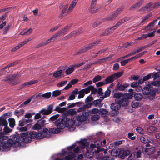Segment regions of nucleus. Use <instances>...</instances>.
<instances>
[{"instance_id": "obj_1", "label": "nucleus", "mask_w": 160, "mask_h": 160, "mask_svg": "<svg viewBox=\"0 0 160 160\" xmlns=\"http://www.w3.org/2000/svg\"><path fill=\"white\" fill-rule=\"evenodd\" d=\"M26 132H23L21 135H18L16 140H15L16 137V135L10 136V138L8 139L6 142L4 141L5 143L4 150L5 151H8L10 147H17L20 146L21 143L23 142H25V143L28 142V139L26 138Z\"/></svg>"}, {"instance_id": "obj_2", "label": "nucleus", "mask_w": 160, "mask_h": 160, "mask_svg": "<svg viewBox=\"0 0 160 160\" xmlns=\"http://www.w3.org/2000/svg\"><path fill=\"white\" fill-rule=\"evenodd\" d=\"M48 129L46 128H42L41 130V132H37L34 131L30 132L28 134V132H26V139H28V142H31L32 139L37 138L38 139H41L45 138V137H48L49 136V134L47 135L45 133L47 132Z\"/></svg>"}, {"instance_id": "obj_3", "label": "nucleus", "mask_w": 160, "mask_h": 160, "mask_svg": "<svg viewBox=\"0 0 160 160\" xmlns=\"http://www.w3.org/2000/svg\"><path fill=\"white\" fill-rule=\"evenodd\" d=\"M145 84L147 87L144 88L142 91L143 93L145 95H148L154 96L155 95L154 90H151L150 88H152L153 86L160 87V81H155L152 82L148 81L145 82Z\"/></svg>"}, {"instance_id": "obj_4", "label": "nucleus", "mask_w": 160, "mask_h": 160, "mask_svg": "<svg viewBox=\"0 0 160 160\" xmlns=\"http://www.w3.org/2000/svg\"><path fill=\"white\" fill-rule=\"evenodd\" d=\"M17 75L15 74L6 76L3 81L11 85H15L20 82V80L17 78Z\"/></svg>"}, {"instance_id": "obj_5", "label": "nucleus", "mask_w": 160, "mask_h": 160, "mask_svg": "<svg viewBox=\"0 0 160 160\" xmlns=\"http://www.w3.org/2000/svg\"><path fill=\"white\" fill-rule=\"evenodd\" d=\"M62 115L64 120L66 127L70 128L72 127L75 124V117L73 116L68 115L66 117Z\"/></svg>"}, {"instance_id": "obj_6", "label": "nucleus", "mask_w": 160, "mask_h": 160, "mask_svg": "<svg viewBox=\"0 0 160 160\" xmlns=\"http://www.w3.org/2000/svg\"><path fill=\"white\" fill-rule=\"evenodd\" d=\"M113 97L115 98V101L116 102H119L121 103L122 105L124 106H127V101H124L123 94L122 92H118L114 94Z\"/></svg>"}, {"instance_id": "obj_7", "label": "nucleus", "mask_w": 160, "mask_h": 160, "mask_svg": "<svg viewBox=\"0 0 160 160\" xmlns=\"http://www.w3.org/2000/svg\"><path fill=\"white\" fill-rule=\"evenodd\" d=\"M122 152H123V153L124 155L123 157H124L126 156L128 154H129V152L128 151H120V150L117 148H113L111 152V154L112 156H117L121 153H122Z\"/></svg>"}, {"instance_id": "obj_8", "label": "nucleus", "mask_w": 160, "mask_h": 160, "mask_svg": "<svg viewBox=\"0 0 160 160\" xmlns=\"http://www.w3.org/2000/svg\"><path fill=\"white\" fill-rule=\"evenodd\" d=\"M123 9L122 7H121L115 11L111 15L107 18V20H113L115 19L117 16L121 13Z\"/></svg>"}, {"instance_id": "obj_9", "label": "nucleus", "mask_w": 160, "mask_h": 160, "mask_svg": "<svg viewBox=\"0 0 160 160\" xmlns=\"http://www.w3.org/2000/svg\"><path fill=\"white\" fill-rule=\"evenodd\" d=\"M55 124L57 128L60 130L66 127L64 118L58 119L55 122Z\"/></svg>"}, {"instance_id": "obj_10", "label": "nucleus", "mask_w": 160, "mask_h": 160, "mask_svg": "<svg viewBox=\"0 0 160 160\" xmlns=\"http://www.w3.org/2000/svg\"><path fill=\"white\" fill-rule=\"evenodd\" d=\"M84 63L82 62L80 63L73 65L70 66L65 71L67 75H69L74 70V69L77 67H78L82 65Z\"/></svg>"}, {"instance_id": "obj_11", "label": "nucleus", "mask_w": 160, "mask_h": 160, "mask_svg": "<svg viewBox=\"0 0 160 160\" xmlns=\"http://www.w3.org/2000/svg\"><path fill=\"white\" fill-rule=\"evenodd\" d=\"M88 113L87 111V112H83L82 115L76 116L75 119L79 122H82L86 121L88 118Z\"/></svg>"}, {"instance_id": "obj_12", "label": "nucleus", "mask_w": 160, "mask_h": 160, "mask_svg": "<svg viewBox=\"0 0 160 160\" xmlns=\"http://www.w3.org/2000/svg\"><path fill=\"white\" fill-rule=\"evenodd\" d=\"M102 7L100 5H97L96 3L91 2L90 7L89 9V12L91 13H94L101 8Z\"/></svg>"}, {"instance_id": "obj_13", "label": "nucleus", "mask_w": 160, "mask_h": 160, "mask_svg": "<svg viewBox=\"0 0 160 160\" xmlns=\"http://www.w3.org/2000/svg\"><path fill=\"white\" fill-rule=\"evenodd\" d=\"M155 151L154 147L149 148H145L143 150V152L146 155H151L153 154Z\"/></svg>"}, {"instance_id": "obj_14", "label": "nucleus", "mask_w": 160, "mask_h": 160, "mask_svg": "<svg viewBox=\"0 0 160 160\" xmlns=\"http://www.w3.org/2000/svg\"><path fill=\"white\" fill-rule=\"evenodd\" d=\"M72 26V24H68L65 26L62 30L59 31L58 32L60 33H59L61 36L64 35L68 32L69 30Z\"/></svg>"}, {"instance_id": "obj_15", "label": "nucleus", "mask_w": 160, "mask_h": 160, "mask_svg": "<svg viewBox=\"0 0 160 160\" xmlns=\"http://www.w3.org/2000/svg\"><path fill=\"white\" fill-rule=\"evenodd\" d=\"M8 138V137L7 136H4L2 133H0V150L2 149L3 151L4 150V140H6Z\"/></svg>"}, {"instance_id": "obj_16", "label": "nucleus", "mask_w": 160, "mask_h": 160, "mask_svg": "<svg viewBox=\"0 0 160 160\" xmlns=\"http://www.w3.org/2000/svg\"><path fill=\"white\" fill-rule=\"evenodd\" d=\"M59 33H60L58 32H57L52 36L49 38L46 41L47 43H49L51 42H54L57 39L58 37L61 36Z\"/></svg>"}, {"instance_id": "obj_17", "label": "nucleus", "mask_w": 160, "mask_h": 160, "mask_svg": "<svg viewBox=\"0 0 160 160\" xmlns=\"http://www.w3.org/2000/svg\"><path fill=\"white\" fill-rule=\"evenodd\" d=\"M99 41H95L90 43L84 48L82 50V52H84L89 49L93 48L95 46L98 45Z\"/></svg>"}, {"instance_id": "obj_18", "label": "nucleus", "mask_w": 160, "mask_h": 160, "mask_svg": "<svg viewBox=\"0 0 160 160\" xmlns=\"http://www.w3.org/2000/svg\"><path fill=\"white\" fill-rule=\"evenodd\" d=\"M60 132V130L59 129H58L57 128H52L49 129V130L48 131V130L47 132H46L45 133V134H46V135L48 134H49V136L48 137H45V138H48L49 137H50L51 136V133H58L59 132Z\"/></svg>"}, {"instance_id": "obj_19", "label": "nucleus", "mask_w": 160, "mask_h": 160, "mask_svg": "<svg viewBox=\"0 0 160 160\" xmlns=\"http://www.w3.org/2000/svg\"><path fill=\"white\" fill-rule=\"evenodd\" d=\"M135 93V92H128L123 94V101L125 100V101H127L128 102H127V105H128L129 102L128 99L132 98L133 95H134Z\"/></svg>"}, {"instance_id": "obj_20", "label": "nucleus", "mask_w": 160, "mask_h": 160, "mask_svg": "<svg viewBox=\"0 0 160 160\" xmlns=\"http://www.w3.org/2000/svg\"><path fill=\"white\" fill-rule=\"evenodd\" d=\"M77 36V32L75 31H73L71 32L69 34L64 37L62 38V40L65 41L68 39L71 38L73 37H74Z\"/></svg>"}, {"instance_id": "obj_21", "label": "nucleus", "mask_w": 160, "mask_h": 160, "mask_svg": "<svg viewBox=\"0 0 160 160\" xmlns=\"http://www.w3.org/2000/svg\"><path fill=\"white\" fill-rule=\"evenodd\" d=\"M121 105H122V104L121 103H120V102H116L112 104L110 108L111 109L113 110H118L120 108Z\"/></svg>"}, {"instance_id": "obj_22", "label": "nucleus", "mask_w": 160, "mask_h": 160, "mask_svg": "<svg viewBox=\"0 0 160 160\" xmlns=\"http://www.w3.org/2000/svg\"><path fill=\"white\" fill-rule=\"evenodd\" d=\"M78 2L77 0H73L70 4L67 11V13H69L74 9Z\"/></svg>"}, {"instance_id": "obj_23", "label": "nucleus", "mask_w": 160, "mask_h": 160, "mask_svg": "<svg viewBox=\"0 0 160 160\" xmlns=\"http://www.w3.org/2000/svg\"><path fill=\"white\" fill-rule=\"evenodd\" d=\"M17 62H11L8 65L5 66L4 68L2 69L0 72H1L4 73L5 72H8L9 70L8 68L10 67L13 66L15 65L16 64Z\"/></svg>"}, {"instance_id": "obj_24", "label": "nucleus", "mask_w": 160, "mask_h": 160, "mask_svg": "<svg viewBox=\"0 0 160 160\" xmlns=\"http://www.w3.org/2000/svg\"><path fill=\"white\" fill-rule=\"evenodd\" d=\"M143 148L141 146H138L136 147L134 150V152L136 154L137 158H140L141 157V151L142 150Z\"/></svg>"}, {"instance_id": "obj_25", "label": "nucleus", "mask_w": 160, "mask_h": 160, "mask_svg": "<svg viewBox=\"0 0 160 160\" xmlns=\"http://www.w3.org/2000/svg\"><path fill=\"white\" fill-rule=\"evenodd\" d=\"M38 82L37 80H32L29 82H26L22 85V88L29 87L33 84L37 83Z\"/></svg>"}, {"instance_id": "obj_26", "label": "nucleus", "mask_w": 160, "mask_h": 160, "mask_svg": "<svg viewBox=\"0 0 160 160\" xmlns=\"http://www.w3.org/2000/svg\"><path fill=\"white\" fill-rule=\"evenodd\" d=\"M76 156L74 153L72 152H68V155L65 158V160H73L75 159Z\"/></svg>"}, {"instance_id": "obj_27", "label": "nucleus", "mask_w": 160, "mask_h": 160, "mask_svg": "<svg viewBox=\"0 0 160 160\" xmlns=\"http://www.w3.org/2000/svg\"><path fill=\"white\" fill-rule=\"evenodd\" d=\"M77 142L79 143V147L82 149L84 148L87 144V141L85 139L81 140Z\"/></svg>"}, {"instance_id": "obj_28", "label": "nucleus", "mask_w": 160, "mask_h": 160, "mask_svg": "<svg viewBox=\"0 0 160 160\" xmlns=\"http://www.w3.org/2000/svg\"><path fill=\"white\" fill-rule=\"evenodd\" d=\"M91 103H88L87 104L83 106L77 110V112H79L84 111L86 109L88 108L91 107Z\"/></svg>"}, {"instance_id": "obj_29", "label": "nucleus", "mask_w": 160, "mask_h": 160, "mask_svg": "<svg viewBox=\"0 0 160 160\" xmlns=\"http://www.w3.org/2000/svg\"><path fill=\"white\" fill-rule=\"evenodd\" d=\"M101 100L100 99H98L93 101L91 103L94 105L95 107L98 106V107H101L102 105V104L101 103Z\"/></svg>"}, {"instance_id": "obj_30", "label": "nucleus", "mask_w": 160, "mask_h": 160, "mask_svg": "<svg viewBox=\"0 0 160 160\" xmlns=\"http://www.w3.org/2000/svg\"><path fill=\"white\" fill-rule=\"evenodd\" d=\"M129 86V84L127 83H124L122 84L119 85H118L117 87L118 88V89L120 91H122L125 89V88H127Z\"/></svg>"}, {"instance_id": "obj_31", "label": "nucleus", "mask_w": 160, "mask_h": 160, "mask_svg": "<svg viewBox=\"0 0 160 160\" xmlns=\"http://www.w3.org/2000/svg\"><path fill=\"white\" fill-rule=\"evenodd\" d=\"M127 18H125L120 20L115 25V26L117 28L118 26L121 25L122 23L127 21L128 20Z\"/></svg>"}, {"instance_id": "obj_32", "label": "nucleus", "mask_w": 160, "mask_h": 160, "mask_svg": "<svg viewBox=\"0 0 160 160\" xmlns=\"http://www.w3.org/2000/svg\"><path fill=\"white\" fill-rule=\"evenodd\" d=\"M147 131L148 133H152L155 132L157 131V129L154 126H150L148 128Z\"/></svg>"}, {"instance_id": "obj_33", "label": "nucleus", "mask_w": 160, "mask_h": 160, "mask_svg": "<svg viewBox=\"0 0 160 160\" xmlns=\"http://www.w3.org/2000/svg\"><path fill=\"white\" fill-rule=\"evenodd\" d=\"M94 87L93 86H90L86 88L82 89L84 94H88L89 92L91 90L93 89Z\"/></svg>"}, {"instance_id": "obj_34", "label": "nucleus", "mask_w": 160, "mask_h": 160, "mask_svg": "<svg viewBox=\"0 0 160 160\" xmlns=\"http://www.w3.org/2000/svg\"><path fill=\"white\" fill-rule=\"evenodd\" d=\"M115 78L113 75H112L109 77H107L105 79V81L107 83H109L112 82Z\"/></svg>"}, {"instance_id": "obj_35", "label": "nucleus", "mask_w": 160, "mask_h": 160, "mask_svg": "<svg viewBox=\"0 0 160 160\" xmlns=\"http://www.w3.org/2000/svg\"><path fill=\"white\" fill-rule=\"evenodd\" d=\"M62 72V70L56 71L53 73V76L55 78H58L61 76Z\"/></svg>"}, {"instance_id": "obj_36", "label": "nucleus", "mask_w": 160, "mask_h": 160, "mask_svg": "<svg viewBox=\"0 0 160 160\" xmlns=\"http://www.w3.org/2000/svg\"><path fill=\"white\" fill-rule=\"evenodd\" d=\"M111 57L112 56L110 55L109 57L99 59L97 62V63H102L106 61L110 60L111 59Z\"/></svg>"}, {"instance_id": "obj_37", "label": "nucleus", "mask_w": 160, "mask_h": 160, "mask_svg": "<svg viewBox=\"0 0 160 160\" xmlns=\"http://www.w3.org/2000/svg\"><path fill=\"white\" fill-rule=\"evenodd\" d=\"M12 131V129H10L8 126L4 127L3 128V133H2L4 136V134H7L8 133L11 132Z\"/></svg>"}, {"instance_id": "obj_38", "label": "nucleus", "mask_w": 160, "mask_h": 160, "mask_svg": "<svg viewBox=\"0 0 160 160\" xmlns=\"http://www.w3.org/2000/svg\"><path fill=\"white\" fill-rule=\"evenodd\" d=\"M134 94V98L137 101H140L142 98L143 96L141 94L135 93Z\"/></svg>"}, {"instance_id": "obj_39", "label": "nucleus", "mask_w": 160, "mask_h": 160, "mask_svg": "<svg viewBox=\"0 0 160 160\" xmlns=\"http://www.w3.org/2000/svg\"><path fill=\"white\" fill-rule=\"evenodd\" d=\"M9 126L12 128L14 127L15 125V121L13 118H10L8 119Z\"/></svg>"}, {"instance_id": "obj_40", "label": "nucleus", "mask_w": 160, "mask_h": 160, "mask_svg": "<svg viewBox=\"0 0 160 160\" xmlns=\"http://www.w3.org/2000/svg\"><path fill=\"white\" fill-rule=\"evenodd\" d=\"M42 127V126L40 125L39 123H36L33 125L32 127V129L34 130H38L40 129Z\"/></svg>"}, {"instance_id": "obj_41", "label": "nucleus", "mask_w": 160, "mask_h": 160, "mask_svg": "<svg viewBox=\"0 0 160 160\" xmlns=\"http://www.w3.org/2000/svg\"><path fill=\"white\" fill-rule=\"evenodd\" d=\"M144 0H139L137 3L135 4L134 5L132 6L131 7L132 9H133L134 8H137L140 6L142 2L144 1Z\"/></svg>"}, {"instance_id": "obj_42", "label": "nucleus", "mask_w": 160, "mask_h": 160, "mask_svg": "<svg viewBox=\"0 0 160 160\" xmlns=\"http://www.w3.org/2000/svg\"><path fill=\"white\" fill-rule=\"evenodd\" d=\"M123 140L118 141L110 144V146L109 147H113L115 146H118L119 145L122 144V143Z\"/></svg>"}, {"instance_id": "obj_43", "label": "nucleus", "mask_w": 160, "mask_h": 160, "mask_svg": "<svg viewBox=\"0 0 160 160\" xmlns=\"http://www.w3.org/2000/svg\"><path fill=\"white\" fill-rule=\"evenodd\" d=\"M65 110L66 108H61L59 106H57L54 109L55 111H58L60 113L62 112Z\"/></svg>"}, {"instance_id": "obj_44", "label": "nucleus", "mask_w": 160, "mask_h": 160, "mask_svg": "<svg viewBox=\"0 0 160 160\" xmlns=\"http://www.w3.org/2000/svg\"><path fill=\"white\" fill-rule=\"evenodd\" d=\"M0 121L1 122V124L4 127L8 126V123L6 119L2 118L0 119Z\"/></svg>"}, {"instance_id": "obj_45", "label": "nucleus", "mask_w": 160, "mask_h": 160, "mask_svg": "<svg viewBox=\"0 0 160 160\" xmlns=\"http://www.w3.org/2000/svg\"><path fill=\"white\" fill-rule=\"evenodd\" d=\"M100 118V116L98 114H94L92 115L91 117V119L93 121H97Z\"/></svg>"}, {"instance_id": "obj_46", "label": "nucleus", "mask_w": 160, "mask_h": 160, "mask_svg": "<svg viewBox=\"0 0 160 160\" xmlns=\"http://www.w3.org/2000/svg\"><path fill=\"white\" fill-rule=\"evenodd\" d=\"M39 112L40 113H41V114L44 115H47L50 114L48 112L47 109L44 108H43Z\"/></svg>"}, {"instance_id": "obj_47", "label": "nucleus", "mask_w": 160, "mask_h": 160, "mask_svg": "<svg viewBox=\"0 0 160 160\" xmlns=\"http://www.w3.org/2000/svg\"><path fill=\"white\" fill-rule=\"evenodd\" d=\"M137 132L140 134H143L144 133V131L143 129L140 127L137 128L136 129Z\"/></svg>"}, {"instance_id": "obj_48", "label": "nucleus", "mask_w": 160, "mask_h": 160, "mask_svg": "<svg viewBox=\"0 0 160 160\" xmlns=\"http://www.w3.org/2000/svg\"><path fill=\"white\" fill-rule=\"evenodd\" d=\"M108 111L104 108H100L99 109V114L101 115L105 114L108 113Z\"/></svg>"}, {"instance_id": "obj_49", "label": "nucleus", "mask_w": 160, "mask_h": 160, "mask_svg": "<svg viewBox=\"0 0 160 160\" xmlns=\"http://www.w3.org/2000/svg\"><path fill=\"white\" fill-rule=\"evenodd\" d=\"M102 78L99 75H97L95 76L93 79V82H96L101 80Z\"/></svg>"}, {"instance_id": "obj_50", "label": "nucleus", "mask_w": 160, "mask_h": 160, "mask_svg": "<svg viewBox=\"0 0 160 160\" xmlns=\"http://www.w3.org/2000/svg\"><path fill=\"white\" fill-rule=\"evenodd\" d=\"M28 122V120L25 119L20 120L19 121V125L20 126H23Z\"/></svg>"}, {"instance_id": "obj_51", "label": "nucleus", "mask_w": 160, "mask_h": 160, "mask_svg": "<svg viewBox=\"0 0 160 160\" xmlns=\"http://www.w3.org/2000/svg\"><path fill=\"white\" fill-rule=\"evenodd\" d=\"M51 92H48L41 95V96L42 97L47 98H49L51 97Z\"/></svg>"}, {"instance_id": "obj_52", "label": "nucleus", "mask_w": 160, "mask_h": 160, "mask_svg": "<svg viewBox=\"0 0 160 160\" xmlns=\"http://www.w3.org/2000/svg\"><path fill=\"white\" fill-rule=\"evenodd\" d=\"M136 42H128L127 43L124 44L123 45V47H124L125 48H127L129 47V46L131 45L132 46Z\"/></svg>"}, {"instance_id": "obj_53", "label": "nucleus", "mask_w": 160, "mask_h": 160, "mask_svg": "<svg viewBox=\"0 0 160 160\" xmlns=\"http://www.w3.org/2000/svg\"><path fill=\"white\" fill-rule=\"evenodd\" d=\"M151 16V15L150 14L146 16L142 19V20L141 23H143L144 22H145Z\"/></svg>"}, {"instance_id": "obj_54", "label": "nucleus", "mask_w": 160, "mask_h": 160, "mask_svg": "<svg viewBox=\"0 0 160 160\" xmlns=\"http://www.w3.org/2000/svg\"><path fill=\"white\" fill-rule=\"evenodd\" d=\"M61 93V91L56 90L52 92V96L54 97H57L59 96Z\"/></svg>"}, {"instance_id": "obj_55", "label": "nucleus", "mask_w": 160, "mask_h": 160, "mask_svg": "<svg viewBox=\"0 0 160 160\" xmlns=\"http://www.w3.org/2000/svg\"><path fill=\"white\" fill-rule=\"evenodd\" d=\"M59 116V115L58 114L55 115L50 117L49 120L52 121H54L58 119Z\"/></svg>"}, {"instance_id": "obj_56", "label": "nucleus", "mask_w": 160, "mask_h": 160, "mask_svg": "<svg viewBox=\"0 0 160 160\" xmlns=\"http://www.w3.org/2000/svg\"><path fill=\"white\" fill-rule=\"evenodd\" d=\"M67 82V81H62L58 83L57 85V86L58 87H62L66 84Z\"/></svg>"}, {"instance_id": "obj_57", "label": "nucleus", "mask_w": 160, "mask_h": 160, "mask_svg": "<svg viewBox=\"0 0 160 160\" xmlns=\"http://www.w3.org/2000/svg\"><path fill=\"white\" fill-rule=\"evenodd\" d=\"M90 111L92 114H96L99 113V110L98 108H94L91 109Z\"/></svg>"}, {"instance_id": "obj_58", "label": "nucleus", "mask_w": 160, "mask_h": 160, "mask_svg": "<svg viewBox=\"0 0 160 160\" xmlns=\"http://www.w3.org/2000/svg\"><path fill=\"white\" fill-rule=\"evenodd\" d=\"M128 137L132 140H134L136 138L135 136H134V134L132 133H129L128 134Z\"/></svg>"}, {"instance_id": "obj_59", "label": "nucleus", "mask_w": 160, "mask_h": 160, "mask_svg": "<svg viewBox=\"0 0 160 160\" xmlns=\"http://www.w3.org/2000/svg\"><path fill=\"white\" fill-rule=\"evenodd\" d=\"M78 93H79V95L78 96V98H82L84 96L85 94L84 93L83 91H82V90L79 91Z\"/></svg>"}, {"instance_id": "obj_60", "label": "nucleus", "mask_w": 160, "mask_h": 160, "mask_svg": "<svg viewBox=\"0 0 160 160\" xmlns=\"http://www.w3.org/2000/svg\"><path fill=\"white\" fill-rule=\"evenodd\" d=\"M139 104V103L138 102H133L131 103V106L132 108L138 107Z\"/></svg>"}, {"instance_id": "obj_61", "label": "nucleus", "mask_w": 160, "mask_h": 160, "mask_svg": "<svg viewBox=\"0 0 160 160\" xmlns=\"http://www.w3.org/2000/svg\"><path fill=\"white\" fill-rule=\"evenodd\" d=\"M68 113L71 115H74L77 113V112L75 109H72L68 111Z\"/></svg>"}, {"instance_id": "obj_62", "label": "nucleus", "mask_w": 160, "mask_h": 160, "mask_svg": "<svg viewBox=\"0 0 160 160\" xmlns=\"http://www.w3.org/2000/svg\"><path fill=\"white\" fill-rule=\"evenodd\" d=\"M123 74V72H118L117 73H116L114 74H113V75H114V77L115 78V77H119L122 76Z\"/></svg>"}, {"instance_id": "obj_63", "label": "nucleus", "mask_w": 160, "mask_h": 160, "mask_svg": "<svg viewBox=\"0 0 160 160\" xmlns=\"http://www.w3.org/2000/svg\"><path fill=\"white\" fill-rule=\"evenodd\" d=\"M46 122V120L41 119L38 120V122L42 125V127H43L45 124Z\"/></svg>"}, {"instance_id": "obj_64", "label": "nucleus", "mask_w": 160, "mask_h": 160, "mask_svg": "<svg viewBox=\"0 0 160 160\" xmlns=\"http://www.w3.org/2000/svg\"><path fill=\"white\" fill-rule=\"evenodd\" d=\"M53 109V105L52 104L49 105L48 107V108L47 109L48 112H49L50 114H51L52 112V110Z\"/></svg>"}]
</instances>
